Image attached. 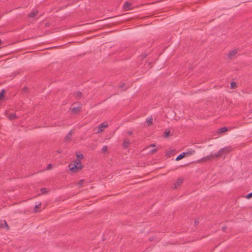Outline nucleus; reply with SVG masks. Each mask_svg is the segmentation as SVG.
Instances as JSON below:
<instances>
[{
	"label": "nucleus",
	"instance_id": "obj_30",
	"mask_svg": "<svg viewBox=\"0 0 252 252\" xmlns=\"http://www.w3.org/2000/svg\"><path fill=\"white\" fill-rule=\"evenodd\" d=\"M27 91H28V88L27 87H24L23 89V92H25V93H26L27 92Z\"/></svg>",
	"mask_w": 252,
	"mask_h": 252
},
{
	"label": "nucleus",
	"instance_id": "obj_19",
	"mask_svg": "<svg viewBox=\"0 0 252 252\" xmlns=\"http://www.w3.org/2000/svg\"><path fill=\"white\" fill-rule=\"evenodd\" d=\"M4 93H5L4 90H2L0 92V100L1 99L4 97Z\"/></svg>",
	"mask_w": 252,
	"mask_h": 252
},
{
	"label": "nucleus",
	"instance_id": "obj_17",
	"mask_svg": "<svg viewBox=\"0 0 252 252\" xmlns=\"http://www.w3.org/2000/svg\"><path fill=\"white\" fill-rule=\"evenodd\" d=\"M40 206H41V203H39L38 204H36L35 205L34 208L33 209V211H34V213H36V212H38L37 209L38 208H39L40 207Z\"/></svg>",
	"mask_w": 252,
	"mask_h": 252
},
{
	"label": "nucleus",
	"instance_id": "obj_24",
	"mask_svg": "<svg viewBox=\"0 0 252 252\" xmlns=\"http://www.w3.org/2000/svg\"><path fill=\"white\" fill-rule=\"evenodd\" d=\"M41 191L42 194H44L46 192V189L45 188H42L41 189Z\"/></svg>",
	"mask_w": 252,
	"mask_h": 252
},
{
	"label": "nucleus",
	"instance_id": "obj_8",
	"mask_svg": "<svg viewBox=\"0 0 252 252\" xmlns=\"http://www.w3.org/2000/svg\"><path fill=\"white\" fill-rule=\"evenodd\" d=\"M0 227L1 228H6L7 229H8L9 227L6 222V221L4 220H1L0 221Z\"/></svg>",
	"mask_w": 252,
	"mask_h": 252
},
{
	"label": "nucleus",
	"instance_id": "obj_31",
	"mask_svg": "<svg viewBox=\"0 0 252 252\" xmlns=\"http://www.w3.org/2000/svg\"><path fill=\"white\" fill-rule=\"evenodd\" d=\"M199 219H195L194 220V223L195 224H198L199 223Z\"/></svg>",
	"mask_w": 252,
	"mask_h": 252
},
{
	"label": "nucleus",
	"instance_id": "obj_13",
	"mask_svg": "<svg viewBox=\"0 0 252 252\" xmlns=\"http://www.w3.org/2000/svg\"><path fill=\"white\" fill-rule=\"evenodd\" d=\"M131 5V4L128 2H125L124 5V8L126 10H127L130 9V6Z\"/></svg>",
	"mask_w": 252,
	"mask_h": 252
},
{
	"label": "nucleus",
	"instance_id": "obj_11",
	"mask_svg": "<svg viewBox=\"0 0 252 252\" xmlns=\"http://www.w3.org/2000/svg\"><path fill=\"white\" fill-rule=\"evenodd\" d=\"M6 116L8 118V119H9L10 120L15 119L17 118V117L15 114H7Z\"/></svg>",
	"mask_w": 252,
	"mask_h": 252
},
{
	"label": "nucleus",
	"instance_id": "obj_2",
	"mask_svg": "<svg viewBox=\"0 0 252 252\" xmlns=\"http://www.w3.org/2000/svg\"><path fill=\"white\" fill-rule=\"evenodd\" d=\"M233 150V148L230 147H225L224 148H221V158H225V155L229 154L230 152H231Z\"/></svg>",
	"mask_w": 252,
	"mask_h": 252
},
{
	"label": "nucleus",
	"instance_id": "obj_4",
	"mask_svg": "<svg viewBox=\"0 0 252 252\" xmlns=\"http://www.w3.org/2000/svg\"><path fill=\"white\" fill-rule=\"evenodd\" d=\"M108 126V124L106 123H102L98 126V131L97 133H100L103 131V129Z\"/></svg>",
	"mask_w": 252,
	"mask_h": 252
},
{
	"label": "nucleus",
	"instance_id": "obj_5",
	"mask_svg": "<svg viewBox=\"0 0 252 252\" xmlns=\"http://www.w3.org/2000/svg\"><path fill=\"white\" fill-rule=\"evenodd\" d=\"M81 105L79 104L77 106H73L71 109V112L73 114H76L78 113L81 109Z\"/></svg>",
	"mask_w": 252,
	"mask_h": 252
},
{
	"label": "nucleus",
	"instance_id": "obj_20",
	"mask_svg": "<svg viewBox=\"0 0 252 252\" xmlns=\"http://www.w3.org/2000/svg\"><path fill=\"white\" fill-rule=\"evenodd\" d=\"M194 153H195V151L194 150H191V151H190L189 152H186L185 154H186V155L189 156V155H192Z\"/></svg>",
	"mask_w": 252,
	"mask_h": 252
},
{
	"label": "nucleus",
	"instance_id": "obj_25",
	"mask_svg": "<svg viewBox=\"0 0 252 252\" xmlns=\"http://www.w3.org/2000/svg\"><path fill=\"white\" fill-rule=\"evenodd\" d=\"M169 134H170V131H165V132L164 133L165 137H168L169 135Z\"/></svg>",
	"mask_w": 252,
	"mask_h": 252
},
{
	"label": "nucleus",
	"instance_id": "obj_3",
	"mask_svg": "<svg viewBox=\"0 0 252 252\" xmlns=\"http://www.w3.org/2000/svg\"><path fill=\"white\" fill-rule=\"evenodd\" d=\"M220 154V151H219L218 152V153L216 154H211L209 156H206L203 158H202L200 161H210L214 157H219V155Z\"/></svg>",
	"mask_w": 252,
	"mask_h": 252
},
{
	"label": "nucleus",
	"instance_id": "obj_12",
	"mask_svg": "<svg viewBox=\"0 0 252 252\" xmlns=\"http://www.w3.org/2000/svg\"><path fill=\"white\" fill-rule=\"evenodd\" d=\"M186 156L185 152L180 154L176 158V160L178 161L184 158Z\"/></svg>",
	"mask_w": 252,
	"mask_h": 252
},
{
	"label": "nucleus",
	"instance_id": "obj_16",
	"mask_svg": "<svg viewBox=\"0 0 252 252\" xmlns=\"http://www.w3.org/2000/svg\"><path fill=\"white\" fill-rule=\"evenodd\" d=\"M237 87V84L235 82L232 81L230 83V88L232 89H234L236 88Z\"/></svg>",
	"mask_w": 252,
	"mask_h": 252
},
{
	"label": "nucleus",
	"instance_id": "obj_32",
	"mask_svg": "<svg viewBox=\"0 0 252 252\" xmlns=\"http://www.w3.org/2000/svg\"><path fill=\"white\" fill-rule=\"evenodd\" d=\"M52 168V165L51 164H49L48 165H47V169H50L51 168Z\"/></svg>",
	"mask_w": 252,
	"mask_h": 252
},
{
	"label": "nucleus",
	"instance_id": "obj_34",
	"mask_svg": "<svg viewBox=\"0 0 252 252\" xmlns=\"http://www.w3.org/2000/svg\"><path fill=\"white\" fill-rule=\"evenodd\" d=\"M226 228V227H222V229L223 230H224Z\"/></svg>",
	"mask_w": 252,
	"mask_h": 252
},
{
	"label": "nucleus",
	"instance_id": "obj_21",
	"mask_svg": "<svg viewBox=\"0 0 252 252\" xmlns=\"http://www.w3.org/2000/svg\"><path fill=\"white\" fill-rule=\"evenodd\" d=\"M74 95L76 97L80 98L81 96V93L80 92H76L75 93Z\"/></svg>",
	"mask_w": 252,
	"mask_h": 252
},
{
	"label": "nucleus",
	"instance_id": "obj_14",
	"mask_svg": "<svg viewBox=\"0 0 252 252\" xmlns=\"http://www.w3.org/2000/svg\"><path fill=\"white\" fill-rule=\"evenodd\" d=\"M130 144V140L128 139H125L124 140V146L125 148H127Z\"/></svg>",
	"mask_w": 252,
	"mask_h": 252
},
{
	"label": "nucleus",
	"instance_id": "obj_23",
	"mask_svg": "<svg viewBox=\"0 0 252 252\" xmlns=\"http://www.w3.org/2000/svg\"><path fill=\"white\" fill-rule=\"evenodd\" d=\"M228 130V128L226 127H221V133H223L226 132Z\"/></svg>",
	"mask_w": 252,
	"mask_h": 252
},
{
	"label": "nucleus",
	"instance_id": "obj_1",
	"mask_svg": "<svg viewBox=\"0 0 252 252\" xmlns=\"http://www.w3.org/2000/svg\"><path fill=\"white\" fill-rule=\"evenodd\" d=\"M69 169L73 172H76L82 168L80 160L76 159L73 164L69 165Z\"/></svg>",
	"mask_w": 252,
	"mask_h": 252
},
{
	"label": "nucleus",
	"instance_id": "obj_18",
	"mask_svg": "<svg viewBox=\"0 0 252 252\" xmlns=\"http://www.w3.org/2000/svg\"><path fill=\"white\" fill-rule=\"evenodd\" d=\"M76 156L77 158L76 159L80 160L83 158V155L82 154H76Z\"/></svg>",
	"mask_w": 252,
	"mask_h": 252
},
{
	"label": "nucleus",
	"instance_id": "obj_6",
	"mask_svg": "<svg viewBox=\"0 0 252 252\" xmlns=\"http://www.w3.org/2000/svg\"><path fill=\"white\" fill-rule=\"evenodd\" d=\"M183 179L182 178H178L175 183L174 184L173 189H176L178 188L183 183Z\"/></svg>",
	"mask_w": 252,
	"mask_h": 252
},
{
	"label": "nucleus",
	"instance_id": "obj_28",
	"mask_svg": "<svg viewBox=\"0 0 252 252\" xmlns=\"http://www.w3.org/2000/svg\"><path fill=\"white\" fill-rule=\"evenodd\" d=\"M84 182V180H80V181L79 182V183H78L79 185L80 186H81V185L83 184Z\"/></svg>",
	"mask_w": 252,
	"mask_h": 252
},
{
	"label": "nucleus",
	"instance_id": "obj_26",
	"mask_svg": "<svg viewBox=\"0 0 252 252\" xmlns=\"http://www.w3.org/2000/svg\"><path fill=\"white\" fill-rule=\"evenodd\" d=\"M246 197H247V198H250L252 197V192L250 193H249V194H248L247 195Z\"/></svg>",
	"mask_w": 252,
	"mask_h": 252
},
{
	"label": "nucleus",
	"instance_id": "obj_15",
	"mask_svg": "<svg viewBox=\"0 0 252 252\" xmlns=\"http://www.w3.org/2000/svg\"><path fill=\"white\" fill-rule=\"evenodd\" d=\"M146 122L147 123L148 126H150L153 123V118L152 117H149L146 119Z\"/></svg>",
	"mask_w": 252,
	"mask_h": 252
},
{
	"label": "nucleus",
	"instance_id": "obj_29",
	"mask_svg": "<svg viewBox=\"0 0 252 252\" xmlns=\"http://www.w3.org/2000/svg\"><path fill=\"white\" fill-rule=\"evenodd\" d=\"M125 85V84L124 83H122V84H121L120 85L119 88H122V89L123 88Z\"/></svg>",
	"mask_w": 252,
	"mask_h": 252
},
{
	"label": "nucleus",
	"instance_id": "obj_27",
	"mask_svg": "<svg viewBox=\"0 0 252 252\" xmlns=\"http://www.w3.org/2000/svg\"><path fill=\"white\" fill-rule=\"evenodd\" d=\"M157 151V149H152V150L150 151V153H151V154H154V153H155Z\"/></svg>",
	"mask_w": 252,
	"mask_h": 252
},
{
	"label": "nucleus",
	"instance_id": "obj_7",
	"mask_svg": "<svg viewBox=\"0 0 252 252\" xmlns=\"http://www.w3.org/2000/svg\"><path fill=\"white\" fill-rule=\"evenodd\" d=\"M74 131L73 130H70L68 133L67 134L65 137V140L66 141H69L72 137V135L73 134Z\"/></svg>",
	"mask_w": 252,
	"mask_h": 252
},
{
	"label": "nucleus",
	"instance_id": "obj_9",
	"mask_svg": "<svg viewBox=\"0 0 252 252\" xmlns=\"http://www.w3.org/2000/svg\"><path fill=\"white\" fill-rule=\"evenodd\" d=\"M238 52V50L236 49H234L229 52L228 54V59H230L233 56L235 55Z\"/></svg>",
	"mask_w": 252,
	"mask_h": 252
},
{
	"label": "nucleus",
	"instance_id": "obj_33",
	"mask_svg": "<svg viewBox=\"0 0 252 252\" xmlns=\"http://www.w3.org/2000/svg\"><path fill=\"white\" fill-rule=\"evenodd\" d=\"M155 146H156V145L155 144H151L149 146V147H154Z\"/></svg>",
	"mask_w": 252,
	"mask_h": 252
},
{
	"label": "nucleus",
	"instance_id": "obj_10",
	"mask_svg": "<svg viewBox=\"0 0 252 252\" xmlns=\"http://www.w3.org/2000/svg\"><path fill=\"white\" fill-rule=\"evenodd\" d=\"M38 13V11L36 9H33L31 12H30L29 14V17L30 18H33L35 15L37 14Z\"/></svg>",
	"mask_w": 252,
	"mask_h": 252
},
{
	"label": "nucleus",
	"instance_id": "obj_35",
	"mask_svg": "<svg viewBox=\"0 0 252 252\" xmlns=\"http://www.w3.org/2000/svg\"><path fill=\"white\" fill-rule=\"evenodd\" d=\"M128 134H131V132H128Z\"/></svg>",
	"mask_w": 252,
	"mask_h": 252
},
{
	"label": "nucleus",
	"instance_id": "obj_22",
	"mask_svg": "<svg viewBox=\"0 0 252 252\" xmlns=\"http://www.w3.org/2000/svg\"><path fill=\"white\" fill-rule=\"evenodd\" d=\"M108 147L107 146H103L102 148V152L103 153H106L107 151Z\"/></svg>",
	"mask_w": 252,
	"mask_h": 252
}]
</instances>
